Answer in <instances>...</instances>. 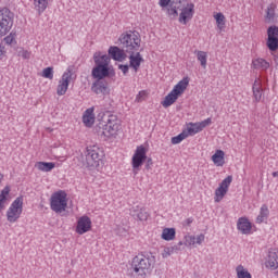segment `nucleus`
Wrapping results in <instances>:
<instances>
[{"instance_id":"obj_1","label":"nucleus","mask_w":278,"mask_h":278,"mask_svg":"<svg viewBox=\"0 0 278 278\" xmlns=\"http://www.w3.org/2000/svg\"><path fill=\"white\" fill-rule=\"evenodd\" d=\"M122 42L124 45V49L126 53H128L129 66L134 68L135 73H138L140 65L144 62L142 54H140V46L142 39L140 38V33L136 35L129 36L126 35L122 38Z\"/></svg>"},{"instance_id":"obj_2","label":"nucleus","mask_w":278,"mask_h":278,"mask_svg":"<svg viewBox=\"0 0 278 278\" xmlns=\"http://www.w3.org/2000/svg\"><path fill=\"white\" fill-rule=\"evenodd\" d=\"M93 62L96 64L91 71V77H93V79L116 77V71H114L112 65H110V62H112V58H110V55L96 52L93 54Z\"/></svg>"},{"instance_id":"obj_3","label":"nucleus","mask_w":278,"mask_h":278,"mask_svg":"<svg viewBox=\"0 0 278 278\" xmlns=\"http://www.w3.org/2000/svg\"><path fill=\"white\" fill-rule=\"evenodd\" d=\"M155 266V256L153 253L139 254L131 261L130 268L140 277L147 276Z\"/></svg>"},{"instance_id":"obj_4","label":"nucleus","mask_w":278,"mask_h":278,"mask_svg":"<svg viewBox=\"0 0 278 278\" xmlns=\"http://www.w3.org/2000/svg\"><path fill=\"white\" fill-rule=\"evenodd\" d=\"M136 34H138L137 30H128L126 33H123L119 38H118V42H119V47L117 46H111L109 48V55L112 58V60H114L115 62H123L124 60H126L127 58V50H125V45H123V37L124 36H136Z\"/></svg>"},{"instance_id":"obj_5","label":"nucleus","mask_w":278,"mask_h":278,"mask_svg":"<svg viewBox=\"0 0 278 278\" xmlns=\"http://www.w3.org/2000/svg\"><path fill=\"white\" fill-rule=\"evenodd\" d=\"M105 153L98 146L87 147L86 164L88 168H99Z\"/></svg>"},{"instance_id":"obj_6","label":"nucleus","mask_w":278,"mask_h":278,"mask_svg":"<svg viewBox=\"0 0 278 278\" xmlns=\"http://www.w3.org/2000/svg\"><path fill=\"white\" fill-rule=\"evenodd\" d=\"M68 207V201L66 200V191H56L50 198V208L55 214H62L66 212Z\"/></svg>"},{"instance_id":"obj_7","label":"nucleus","mask_w":278,"mask_h":278,"mask_svg":"<svg viewBox=\"0 0 278 278\" xmlns=\"http://www.w3.org/2000/svg\"><path fill=\"white\" fill-rule=\"evenodd\" d=\"M14 25V13L8 8L0 9V38L9 34Z\"/></svg>"},{"instance_id":"obj_8","label":"nucleus","mask_w":278,"mask_h":278,"mask_svg":"<svg viewBox=\"0 0 278 278\" xmlns=\"http://www.w3.org/2000/svg\"><path fill=\"white\" fill-rule=\"evenodd\" d=\"M23 214V197H17L7 211V219L9 223H16Z\"/></svg>"},{"instance_id":"obj_9","label":"nucleus","mask_w":278,"mask_h":278,"mask_svg":"<svg viewBox=\"0 0 278 278\" xmlns=\"http://www.w3.org/2000/svg\"><path fill=\"white\" fill-rule=\"evenodd\" d=\"M106 124L102 126L103 136L110 138V136H116V132L121 129V121L114 114H109L106 118Z\"/></svg>"},{"instance_id":"obj_10","label":"nucleus","mask_w":278,"mask_h":278,"mask_svg":"<svg viewBox=\"0 0 278 278\" xmlns=\"http://www.w3.org/2000/svg\"><path fill=\"white\" fill-rule=\"evenodd\" d=\"M266 47L271 53L278 51V26H269L267 28Z\"/></svg>"},{"instance_id":"obj_11","label":"nucleus","mask_w":278,"mask_h":278,"mask_svg":"<svg viewBox=\"0 0 278 278\" xmlns=\"http://www.w3.org/2000/svg\"><path fill=\"white\" fill-rule=\"evenodd\" d=\"M71 79H73V68L68 67L62 75L61 80L56 87V94L59 97H64L68 90V84H71Z\"/></svg>"},{"instance_id":"obj_12","label":"nucleus","mask_w":278,"mask_h":278,"mask_svg":"<svg viewBox=\"0 0 278 278\" xmlns=\"http://www.w3.org/2000/svg\"><path fill=\"white\" fill-rule=\"evenodd\" d=\"M91 229H92V219H90L88 215L81 216L77 220L75 231L76 233H78V236H84V233H88V231H90Z\"/></svg>"},{"instance_id":"obj_13","label":"nucleus","mask_w":278,"mask_h":278,"mask_svg":"<svg viewBox=\"0 0 278 278\" xmlns=\"http://www.w3.org/2000/svg\"><path fill=\"white\" fill-rule=\"evenodd\" d=\"M147 160V148L144 146L137 147L135 154L132 155V168H139L144 164Z\"/></svg>"},{"instance_id":"obj_14","label":"nucleus","mask_w":278,"mask_h":278,"mask_svg":"<svg viewBox=\"0 0 278 278\" xmlns=\"http://www.w3.org/2000/svg\"><path fill=\"white\" fill-rule=\"evenodd\" d=\"M91 91L94 92V94H102L105 97V94L110 93V87L108 86V80L96 78V80L91 85Z\"/></svg>"},{"instance_id":"obj_15","label":"nucleus","mask_w":278,"mask_h":278,"mask_svg":"<svg viewBox=\"0 0 278 278\" xmlns=\"http://www.w3.org/2000/svg\"><path fill=\"white\" fill-rule=\"evenodd\" d=\"M194 16V3H187L185 8L181 9L179 14V23L182 25H188L189 21H192Z\"/></svg>"},{"instance_id":"obj_16","label":"nucleus","mask_w":278,"mask_h":278,"mask_svg":"<svg viewBox=\"0 0 278 278\" xmlns=\"http://www.w3.org/2000/svg\"><path fill=\"white\" fill-rule=\"evenodd\" d=\"M265 265H266V268H270L271 270H277L278 268V250L277 249H269Z\"/></svg>"},{"instance_id":"obj_17","label":"nucleus","mask_w":278,"mask_h":278,"mask_svg":"<svg viewBox=\"0 0 278 278\" xmlns=\"http://www.w3.org/2000/svg\"><path fill=\"white\" fill-rule=\"evenodd\" d=\"M237 229H239V231L245 236L251 233L252 226L251 222H249V218L240 217L237 223Z\"/></svg>"},{"instance_id":"obj_18","label":"nucleus","mask_w":278,"mask_h":278,"mask_svg":"<svg viewBox=\"0 0 278 278\" xmlns=\"http://www.w3.org/2000/svg\"><path fill=\"white\" fill-rule=\"evenodd\" d=\"M188 84H190V78L184 77L177 85H175L172 92L179 98L180 94H184L186 88H188Z\"/></svg>"},{"instance_id":"obj_19","label":"nucleus","mask_w":278,"mask_h":278,"mask_svg":"<svg viewBox=\"0 0 278 278\" xmlns=\"http://www.w3.org/2000/svg\"><path fill=\"white\" fill-rule=\"evenodd\" d=\"M130 215L137 220H148L149 218V213L147 212V208H139L138 206L130 210Z\"/></svg>"},{"instance_id":"obj_20","label":"nucleus","mask_w":278,"mask_h":278,"mask_svg":"<svg viewBox=\"0 0 278 278\" xmlns=\"http://www.w3.org/2000/svg\"><path fill=\"white\" fill-rule=\"evenodd\" d=\"M83 123L85 127H92L94 125V109L89 108L83 115Z\"/></svg>"},{"instance_id":"obj_21","label":"nucleus","mask_w":278,"mask_h":278,"mask_svg":"<svg viewBox=\"0 0 278 278\" xmlns=\"http://www.w3.org/2000/svg\"><path fill=\"white\" fill-rule=\"evenodd\" d=\"M253 97L256 103L262 101V97L264 94V89L262 88V83L260 80H255L252 87Z\"/></svg>"},{"instance_id":"obj_22","label":"nucleus","mask_w":278,"mask_h":278,"mask_svg":"<svg viewBox=\"0 0 278 278\" xmlns=\"http://www.w3.org/2000/svg\"><path fill=\"white\" fill-rule=\"evenodd\" d=\"M252 66L256 71H268V68H270V63L262 58H258L252 61Z\"/></svg>"},{"instance_id":"obj_23","label":"nucleus","mask_w":278,"mask_h":278,"mask_svg":"<svg viewBox=\"0 0 278 278\" xmlns=\"http://www.w3.org/2000/svg\"><path fill=\"white\" fill-rule=\"evenodd\" d=\"M268 216H270V211L268 210V205L263 204L260 210V214L256 217L257 225H262V223H266L268 220Z\"/></svg>"},{"instance_id":"obj_24","label":"nucleus","mask_w":278,"mask_h":278,"mask_svg":"<svg viewBox=\"0 0 278 278\" xmlns=\"http://www.w3.org/2000/svg\"><path fill=\"white\" fill-rule=\"evenodd\" d=\"M275 10H277V5H275V3H271L267 7L265 15L267 23H275V21H277V13H275Z\"/></svg>"},{"instance_id":"obj_25","label":"nucleus","mask_w":278,"mask_h":278,"mask_svg":"<svg viewBox=\"0 0 278 278\" xmlns=\"http://www.w3.org/2000/svg\"><path fill=\"white\" fill-rule=\"evenodd\" d=\"M212 162L215 166H225V151L216 150V152L212 155Z\"/></svg>"},{"instance_id":"obj_26","label":"nucleus","mask_w":278,"mask_h":278,"mask_svg":"<svg viewBox=\"0 0 278 278\" xmlns=\"http://www.w3.org/2000/svg\"><path fill=\"white\" fill-rule=\"evenodd\" d=\"M176 233L177 231L175 230V228H165L163 229L161 238L163 240H166V242H170V240H175Z\"/></svg>"},{"instance_id":"obj_27","label":"nucleus","mask_w":278,"mask_h":278,"mask_svg":"<svg viewBox=\"0 0 278 278\" xmlns=\"http://www.w3.org/2000/svg\"><path fill=\"white\" fill-rule=\"evenodd\" d=\"M38 170H42L43 173H51L52 168H55V163L53 162H38L37 163Z\"/></svg>"},{"instance_id":"obj_28","label":"nucleus","mask_w":278,"mask_h":278,"mask_svg":"<svg viewBox=\"0 0 278 278\" xmlns=\"http://www.w3.org/2000/svg\"><path fill=\"white\" fill-rule=\"evenodd\" d=\"M34 5L38 14H42V12H45L49 5V0H34Z\"/></svg>"},{"instance_id":"obj_29","label":"nucleus","mask_w":278,"mask_h":278,"mask_svg":"<svg viewBox=\"0 0 278 278\" xmlns=\"http://www.w3.org/2000/svg\"><path fill=\"white\" fill-rule=\"evenodd\" d=\"M179 98L173 92L170 91L164 99V101L162 102L163 108H170V105H173V103H175V101H177Z\"/></svg>"},{"instance_id":"obj_30","label":"nucleus","mask_w":278,"mask_h":278,"mask_svg":"<svg viewBox=\"0 0 278 278\" xmlns=\"http://www.w3.org/2000/svg\"><path fill=\"white\" fill-rule=\"evenodd\" d=\"M10 194V187L7 186L1 190L0 192V212L1 210H5V201H7V195Z\"/></svg>"},{"instance_id":"obj_31","label":"nucleus","mask_w":278,"mask_h":278,"mask_svg":"<svg viewBox=\"0 0 278 278\" xmlns=\"http://www.w3.org/2000/svg\"><path fill=\"white\" fill-rule=\"evenodd\" d=\"M198 62H200L202 68H207V52L205 51H195Z\"/></svg>"},{"instance_id":"obj_32","label":"nucleus","mask_w":278,"mask_h":278,"mask_svg":"<svg viewBox=\"0 0 278 278\" xmlns=\"http://www.w3.org/2000/svg\"><path fill=\"white\" fill-rule=\"evenodd\" d=\"M228 189H225V187H219L215 190V203H220L223 199L225 198V194H227Z\"/></svg>"},{"instance_id":"obj_33","label":"nucleus","mask_w":278,"mask_h":278,"mask_svg":"<svg viewBox=\"0 0 278 278\" xmlns=\"http://www.w3.org/2000/svg\"><path fill=\"white\" fill-rule=\"evenodd\" d=\"M236 273L238 278H253L249 269L244 268L242 265L237 266Z\"/></svg>"},{"instance_id":"obj_34","label":"nucleus","mask_w":278,"mask_h":278,"mask_svg":"<svg viewBox=\"0 0 278 278\" xmlns=\"http://www.w3.org/2000/svg\"><path fill=\"white\" fill-rule=\"evenodd\" d=\"M188 136H194L195 134H200L201 126H199V123H190V127L187 128Z\"/></svg>"},{"instance_id":"obj_35","label":"nucleus","mask_w":278,"mask_h":278,"mask_svg":"<svg viewBox=\"0 0 278 278\" xmlns=\"http://www.w3.org/2000/svg\"><path fill=\"white\" fill-rule=\"evenodd\" d=\"M188 138V132L182 131L178 136L172 138V144H179L180 142H184Z\"/></svg>"},{"instance_id":"obj_36","label":"nucleus","mask_w":278,"mask_h":278,"mask_svg":"<svg viewBox=\"0 0 278 278\" xmlns=\"http://www.w3.org/2000/svg\"><path fill=\"white\" fill-rule=\"evenodd\" d=\"M215 21L218 29H225V15L223 13H217L215 15Z\"/></svg>"},{"instance_id":"obj_37","label":"nucleus","mask_w":278,"mask_h":278,"mask_svg":"<svg viewBox=\"0 0 278 278\" xmlns=\"http://www.w3.org/2000/svg\"><path fill=\"white\" fill-rule=\"evenodd\" d=\"M177 10H179L178 5L169 4V8L167 9L168 16H170V18H177V16H179V12H177Z\"/></svg>"},{"instance_id":"obj_38","label":"nucleus","mask_w":278,"mask_h":278,"mask_svg":"<svg viewBox=\"0 0 278 278\" xmlns=\"http://www.w3.org/2000/svg\"><path fill=\"white\" fill-rule=\"evenodd\" d=\"M184 240L185 247H194L197 244V237L194 236L186 235Z\"/></svg>"},{"instance_id":"obj_39","label":"nucleus","mask_w":278,"mask_h":278,"mask_svg":"<svg viewBox=\"0 0 278 278\" xmlns=\"http://www.w3.org/2000/svg\"><path fill=\"white\" fill-rule=\"evenodd\" d=\"M179 252V248L177 247H167L164 249L163 252V257H170V255H173V253H178Z\"/></svg>"},{"instance_id":"obj_40","label":"nucleus","mask_w":278,"mask_h":278,"mask_svg":"<svg viewBox=\"0 0 278 278\" xmlns=\"http://www.w3.org/2000/svg\"><path fill=\"white\" fill-rule=\"evenodd\" d=\"M179 252V248L177 247H167L164 249L163 252V257H170V255H173V253H178Z\"/></svg>"},{"instance_id":"obj_41","label":"nucleus","mask_w":278,"mask_h":278,"mask_svg":"<svg viewBox=\"0 0 278 278\" xmlns=\"http://www.w3.org/2000/svg\"><path fill=\"white\" fill-rule=\"evenodd\" d=\"M41 77H45V79H53V67L43 68Z\"/></svg>"},{"instance_id":"obj_42","label":"nucleus","mask_w":278,"mask_h":278,"mask_svg":"<svg viewBox=\"0 0 278 278\" xmlns=\"http://www.w3.org/2000/svg\"><path fill=\"white\" fill-rule=\"evenodd\" d=\"M233 181V176H227L219 186L222 188H225L226 190H229V186H231V182Z\"/></svg>"},{"instance_id":"obj_43","label":"nucleus","mask_w":278,"mask_h":278,"mask_svg":"<svg viewBox=\"0 0 278 278\" xmlns=\"http://www.w3.org/2000/svg\"><path fill=\"white\" fill-rule=\"evenodd\" d=\"M5 45H14L16 42V33L12 31L10 35L4 37Z\"/></svg>"},{"instance_id":"obj_44","label":"nucleus","mask_w":278,"mask_h":278,"mask_svg":"<svg viewBox=\"0 0 278 278\" xmlns=\"http://www.w3.org/2000/svg\"><path fill=\"white\" fill-rule=\"evenodd\" d=\"M17 55L20 58H23V60H29V58H31V53H29V51H27L25 49L18 50Z\"/></svg>"},{"instance_id":"obj_45","label":"nucleus","mask_w":278,"mask_h":278,"mask_svg":"<svg viewBox=\"0 0 278 278\" xmlns=\"http://www.w3.org/2000/svg\"><path fill=\"white\" fill-rule=\"evenodd\" d=\"M212 123V117H207L206 119L199 122L200 129L203 131L205 127H210V124Z\"/></svg>"},{"instance_id":"obj_46","label":"nucleus","mask_w":278,"mask_h":278,"mask_svg":"<svg viewBox=\"0 0 278 278\" xmlns=\"http://www.w3.org/2000/svg\"><path fill=\"white\" fill-rule=\"evenodd\" d=\"M118 70L122 71L123 75H127L129 73V65L119 64Z\"/></svg>"},{"instance_id":"obj_47","label":"nucleus","mask_w":278,"mask_h":278,"mask_svg":"<svg viewBox=\"0 0 278 278\" xmlns=\"http://www.w3.org/2000/svg\"><path fill=\"white\" fill-rule=\"evenodd\" d=\"M159 5L161 8H168V5L170 7V0H160Z\"/></svg>"},{"instance_id":"obj_48","label":"nucleus","mask_w":278,"mask_h":278,"mask_svg":"<svg viewBox=\"0 0 278 278\" xmlns=\"http://www.w3.org/2000/svg\"><path fill=\"white\" fill-rule=\"evenodd\" d=\"M204 240H205V235L201 233L197 237L195 244H203Z\"/></svg>"},{"instance_id":"obj_49","label":"nucleus","mask_w":278,"mask_h":278,"mask_svg":"<svg viewBox=\"0 0 278 278\" xmlns=\"http://www.w3.org/2000/svg\"><path fill=\"white\" fill-rule=\"evenodd\" d=\"M194 222V218L189 217L184 222V225L187 227H190V225H192V223Z\"/></svg>"},{"instance_id":"obj_50","label":"nucleus","mask_w":278,"mask_h":278,"mask_svg":"<svg viewBox=\"0 0 278 278\" xmlns=\"http://www.w3.org/2000/svg\"><path fill=\"white\" fill-rule=\"evenodd\" d=\"M151 166H153V160L152 159H147L146 168L149 170V168H151Z\"/></svg>"},{"instance_id":"obj_51","label":"nucleus","mask_w":278,"mask_h":278,"mask_svg":"<svg viewBox=\"0 0 278 278\" xmlns=\"http://www.w3.org/2000/svg\"><path fill=\"white\" fill-rule=\"evenodd\" d=\"M181 3V0H170V5H179Z\"/></svg>"},{"instance_id":"obj_52","label":"nucleus","mask_w":278,"mask_h":278,"mask_svg":"<svg viewBox=\"0 0 278 278\" xmlns=\"http://www.w3.org/2000/svg\"><path fill=\"white\" fill-rule=\"evenodd\" d=\"M173 247H177L178 251H181V247H184V242L179 241L176 245Z\"/></svg>"},{"instance_id":"obj_53","label":"nucleus","mask_w":278,"mask_h":278,"mask_svg":"<svg viewBox=\"0 0 278 278\" xmlns=\"http://www.w3.org/2000/svg\"><path fill=\"white\" fill-rule=\"evenodd\" d=\"M274 62H275L276 66H278V55L277 54H274Z\"/></svg>"},{"instance_id":"obj_54","label":"nucleus","mask_w":278,"mask_h":278,"mask_svg":"<svg viewBox=\"0 0 278 278\" xmlns=\"http://www.w3.org/2000/svg\"><path fill=\"white\" fill-rule=\"evenodd\" d=\"M3 49H4V47L0 45V58H1V55H3Z\"/></svg>"},{"instance_id":"obj_55","label":"nucleus","mask_w":278,"mask_h":278,"mask_svg":"<svg viewBox=\"0 0 278 278\" xmlns=\"http://www.w3.org/2000/svg\"><path fill=\"white\" fill-rule=\"evenodd\" d=\"M273 177H278V172L271 173Z\"/></svg>"},{"instance_id":"obj_56","label":"nucleus","mask_w":278,"mask_h":278,"mask_svg":"<svg viewBox=\"0 0 278 278\" xmlns=\"http://www.w3.org/2000/svg\"><path fill=\"white\" fill-rule=\"evenodd\" d=\"M3 181V174L0 173V184Z\"/></svg>"}]
</instances>
